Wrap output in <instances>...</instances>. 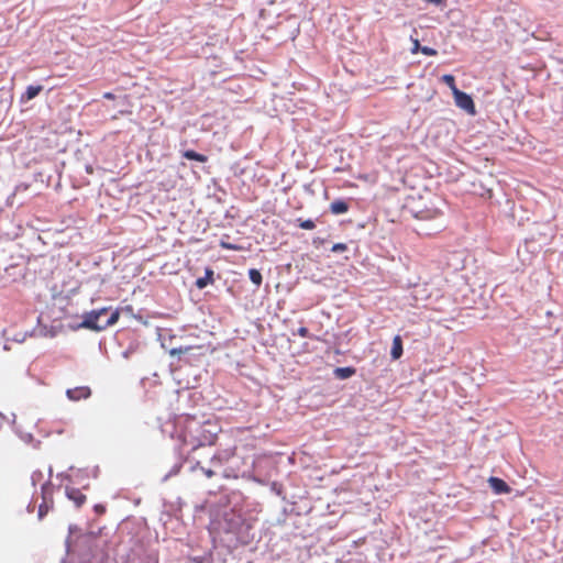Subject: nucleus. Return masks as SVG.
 I'll list each match as a JSON object with an SVG mask.
<instances>
[{"label":"nucleus","instance_id":"27","mask_svg":"<svg viewBox=\"0 0 563 563\" xmlns=\"http://www.w3.org/2000/svg\"><path fill=\"white\" fill-rule=\"evenodd\" d=\"M77 530L76 526H69V533H73Z\"/></svg>","mask_w":563,"mask_h":563},{"label":"nucleus","instance_id":"8","mask_svg":"<svg viewBox=\"0 0 563 563\" xmlns=\"http://www.w3.org/2000/svg\"><path fill=\"white\" fill-rule=\"evenodd\" d=\"M43 90V87L41 85H30L27 86L25 92L21 97L22 102L30 101L34 99L38 93Z\"/></svg>","mask_w":563,"mask_h":563},{"label":"nucleus","instance_id":"12","mask_svg":"<svg viewBox=\"0 0 563 563\" xmlns=\"http://www.w3.org/2000/svg\"><path fill=\"white\" fill-rule=\"evenodd\" d=\"M355 368L354 367H336L334 369V376L335 378L338 379H347L350 377H352L354 374H355Z\"/></svg>","mask_w":563,"mask_h":563},{"label":"nucleus","instance_id":"4","mask_svg":"<svg viewBox=\"0 0 563 563\" xmlns=\"http://www.w3.org/2000/svg\"><path fill=\"white\" fill-rule=\"evenodd\" d=\"M453 96L455 104L460 109L464 110L466 113L472 115L476 113L474 101L470 95L461 90H455V93Z\"/></svg>","mask_w":563,"mask_h":563},{"label":"nucleus","instance_id":"15","mask_svg":"<svg viewBox=\"0 0 563 563\" xmlns=\"http://www.w3.org/2000/svg\"><path fill=\"white\" fill-rule=\"evenodd\" d=\"M441 80L452 90L453 95L455 93V90H459L453 75L445 74L441 77Z\"/></svg>","mask_w":563,"mask_h":563},{"label":"nucleus","instance_id":"16","mask_svg":"<svg viewBox=\"0 0 563 563\" xmlns=\"http://www.w3.org/2000/svg\"><path fill=\"white\" fill-rule=\"evenodd\" d=\"M249 277L253 284H255L257 287L262 284V274L260 271L255 268H251L249 271Z\"/></svg>","mask_w":563,"mask_h":563},{"label":"nucleus","instance_id":"28","mask_svg":"<svg viewBox=\"0 0 563 563\" xmlns=\"http://www.w3.org/2000/svg\"><path fill=\"white\" fill-rule=\"evenodd\" d=\"M67 549H69V539L66 540Z\"/></svg>","mask_w":563,"mask_h":563},{"label":"nucleus","instance_id":"9","mask_svg":"<svg viewBox=\"0 0 563 563\" xmlns=\"http://www.w3.org/2000/svg\"><path fill=\"white\" fill-rule=\"evenodd\" d=\"M212 283H213V271L210 268H206L205 276L197 278L196 286L199 289H203Z\"/></svg>","mask_w":563,"mask_h":563},{"label":"nucleus","instance_id":"25","mask_svg":"<svg viewBox=\"0 0 563 563\" xmlns=\"http://www.w3.org/2000/svg\"><path fill=\"white\" fill-rule=\"evenodd\" d=\"M103 97L107 98V99H113L114 98L113 93H111V92H106L103 95Z\"/></svg>","mask_w":563,"mask_h":563},{"label":"nucleus","instance_id":"6","mask_svg":"<svg viewBox=\"0 0 563 563\" xmlns=\"http://www.w3.org/2000/svg\"><path fill=\"white\" fill-rule=\"evenodd\" d=\"M66 496L73 500L77 507H80L86 501V496L77 488L66 487Z\"/></svg>","mask_w":563,"mask_h":563},{"label":"nucleus","instance_id":"22","mask_svg":"<svg viewBox=\"0 0 563 563\" xmlns=\"http://www.w3.org/2000/svg\"><path fill=\"white\" fill-rule=\"evenodd\" d=\"M220 246L224 250H233V251H236V250H240L239 246L234 245V244H231L229 242H225L223 240L220 241Z\"/></svg>","mask_w":563,"mask_h":563},{"label":"nucleus","instance_id":"14","mask_svg":"<svg viewBox=\"0 0 563 563\" xmlns=\"http://www.w3.org/2000/svg\"><path fill=\"white\" fill-rule=\"evenodd\" d=\"M183 156L187 159H194V161H197V162H200V163H205L207 162V156L200 154V153H197L192 150H188V151H185Z\"/></svg>","mask_w":563,"mask_h":563},{"label":"nucleus","instance_id":"18","mask_svg":"<svg viewBox=\"0 0 563 563\" xmlns=\"http://www.w3.org/2000/svg\"><path fill=\"white\" fill-rule=\"evenodd\" d=\"M297 222H298V225L303 230H313L316 228V223L311 219H307V220L298 219Z\"/></svg>","mask_w":563,"mask_h":563},{"label":"nucleus","instance_id":"1","mask_svg":"<svg viewBox=\"0 0 563 563\" xmlns=\"http://www.w3.org/2000/svg\"><path fill=\"white\" fill-rule=\"evenodd\" d=\"M120 311L111 307H103L100 309L85 312L81 318L80 328L89 329L92 331H103L107 328L115 324L119 320Z\"/></svg>","mask_w":563,"mask_h":563},{"label":"nucleus","instance_id":"3","mask_svg":"<svg viewBox=\"0 0 563 563\" xmlns=\"http://www.w3.org/2000/svg\"><path fill=\"white\" fill-rule=\"evenodd\" d=\"M211 466L216 468H220L224 465H229L223 470V477H238V472L240 471L239 464L235 462V450L234 449H224L220 450L212 455L210 459Z\"/></svg>","mask_w":563,"mask_h":563},{"label":"nucleus","instance_id":"2","mask_svg":"<svg viewBox=\"0 0 563 563\" xmlns=\"http://www.w3.org/2000/svg\"><path fill=\"white\" fill-rule=\"evenodd\" d=\"M217 438L216 427L210 422L200 424L196 420H188L186 426V432L184 435L185 442H196L194 449L203 445L213 444Z\"/></svg>","mask_w":563,"mask_h":563},{"label":"nucleus","instance_id":"24","mask_svg":"<svg viewBox=\"0 0 563 563\" xmlns=\"http://www.w3.org/2000/svg\"><path fill=\"white\" fill-rule=\"evenodd\" d=\"M298 334H299L301 338H306V336H308V329H307V328H303V327L299 328V329H298Z\"/></svg>","mask_w":563,"mask_h":563},{"label":"nucleus","instance_id":"20","mask_svg":"<svg viewBox=\"0 0 563 563\" xmlns=\"http://www.w3.org/2000/svg\"><path fill=\"white\" fill-rule=\"evenodd\" d=\"M48 512V505L46 503V500L44 499V503L40 505L38 507V518L40 519H43V517Z\"/></svg>","mask_w":563,"mask_h":563},{"label":"nucleus","instance_id":"10","mask_svg":"<svg viewBox=\"0 0 563 563\" xmlns=\"http://www.w3.org/2000/svg\"><path fill=\"white\" fill-rule=\"evenodd\" d=\"M390 355L393 360H398L402 355V341L400 335L394 338Z\"/></svg>","mask_w":563,"mask_h":563},{"label":"nucleus","instance_id":"21","mask_svg":"<svg viewBox=\"0 0 563 563\" xmlns=\"http://www.w3.org/2000/svg\"><path fill=\"white\" fill-rule=\"evenodd\" d=\"M135 351L136 346L131 344L126 350L122 352L123 358L128 360Z\"/></svg>","mask_w":563,"mask_h":563},{"label":"nucleus","instance_id":"29","mask_svg":"<svg viewBox=\"0 0 563 563\" xmlns=\"http://www.w3.org/2000/svg\"><path fill=\"white\" fill-rule=\"evenodd\" d=\"M104 563H109V558L106 559V562Z\"/></svg>","mask_w":563,"mask_h":563},{"label":"nucleus","instance_id":"7","mask_svg":"<svg viewBox=\"0 0 563 563\" xmlns=\"http://www.w3.org/2000/svg\"><path fill=\"white\" fill-rule=\"evenodd\" d=\"M488 483H489L490 488L496 494H504V493H508L510 490L509 486L503 479H500L498 477H489Z\"/></svg>","mask_w":563,"mask_h":563},{"label":"nucleus","instance_id":"26","mask_svg":"<svg viewBox=\"0 0 563 563\" xmlns=\"http://www.w3.org/2000/svg\"><path fill=\"white\" fill-rule=\"evenodd\" d=\"M176 353H181V350H180V349H179V350H177V349H173V350L170 351V354H172V355H174V354H176Z\"/></svg>","mask_w":563,"mask_h":563},{"label":"nucleus","instance_id":"11","mask_svg":"<svg viewBox=\"0 0 563 563\" xmlns=\"http://www.w3.org/2000/svg\"><path fill=\"white\" fill-rule=\"evenodd\" d=\"M347 210H349V205L344 200H334L330 205V211L333 214H343V213L347 212Z\"/></svg>","mask_w":563,"mask_h":563},{"label":"nucleus","instance_id":"13","mask_svg":"<svg viewBox=\"0 0 563 563\" xmlns=\"http://www.w3.org/2000/svg\"><path fill=\"white\" fill-rule=\"evenodd\" d=\"M418 51H420L422 54H424L427 56L437 55V51L434 48L429 47V46H420L419 42L416 40L413 42L412 53H417Z\"/></svg>","mask_w":563,"mask_h":563},{"label":"nucleus","instance_id":"5","mask_svg":"<svg viewBox=\"0 0 563 563\" xmlns=\"http://www.w3.org/2000/svg\"><path fill=\"white\" fill-rule=\"evenodd\" d=\"M91 395V390L88 386H78L66 390V396L71 401H79L87 399Z\"/></svg>","mask_w":563,"mask_h":563},{"label":"nucleus","instance_id":"17","mask_svg":"<svg viewBox=\"0 0 563 563\" xmlns=\"http://www.w3.org/2000/svg\"><path fill=\"white\" fill-rule=\"evenodd\" d=\"M194 468H200L208 478L217 474L216 467H203L200 462H197Z\"/></svg>","mask_w":563,"mask_h":563},{"label":"nucleus","instance_id":"23","mask_svg":"<svg viewBox=\"0 0 563 563\" xmlns=\"http://www.w3.org/2000/svg\"><path fill=\"white\" fill-rule=\"evenodd\" d=\"M346 250V245L344 243H336L332 246L331 251L334 253H340Z\"/></svg>","mask_w":563,"mask_h":563},{"label":"nucleus","instance_id":"19","mask_svg":"<svg viewBox=\"0 0 563 563\" xmlns=\"http://www.w3.org/2000/svg\"><path fill=\"white\" fill-rule=\"evenodd\" d=\"M183 464L181 463H177L173 466V468L166 474L164 475L163 477V481H167L170 476L173 475H176L179 473L180 468H181Z\"/></svg>","mask_w":563,"mask_h":563}]
</instances>
